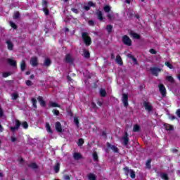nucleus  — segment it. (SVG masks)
Here are the masks:
<instances>
[{"mask_svg": "<svg viewBox=\"0 0 180 180\" xmlns=\"http://www.w3.org/2000/svg\"><path fill=\"white\" fill-rule=\"evenodd\" d=\"M64 61L68 64H72L74 63V58L70 53H68L65 56Z\"/></svg>", "mask_w": 180, "mask_h": 180, "instance_id": "6e6552de", "label": "nucleus"}, {"mask_svg": "<svg viewBox=\"0 0 180 180\" xmlns=\"http://www.w3.org/2000/svg\"><path fill=\"white\" fill-rule=\"evenodd\" d=\"M96 6V5L95 4V3H94V1H89L86 6H83V9L84 11L88 12V11H91V7L95 8Z\"/></svg>", "mask_w": 180, "mask_h": 180, "instance_id": "423d86ee", "label": "nucleus"}, {"mask_svg": "<svg viewBox=\"0 0 180 180\" xmlns=\"http://www.w3.org/2000/svg\"><path fill=\"white\" fill-rule=\"evenodd\" d=\"M8 61V64H9V65H11V67H15L16 68L18 64L16 63V60L12 59V58H8L7 60Z\"/></svg>", "mask_w": 180, "mask_h": 180, "instance_id": "dca6fc26", "label": "nucleus"}, {"mask_svg": "<svg viewBox=\"0 0 180 180\" xmlns=\"http://www.w3.org/2000/svg\"><path fill=\"white\" fill-rule=\"evenodd\" d=\"M151 161H153V160H151V158L148 159L147 161H146V167L148 169H151Z\"/></svg>", "mask_w": 180, "mask_h": 180, "instance_id": "cd10ccee", "label": "nucleus"}, {"mask_svg": "<svg viewBox=\"0 0 180 180\" xmlns=\"http://www.w3.org/2000/svg\"><path fill=\"white\" fill-rule=\"evenodd\" d=\"M31 102H32L33 108H34V109H37V100L34 98H32Z\"/></svg>", "mask_w": 180, "mask_h": 180, "instance_id": "a878e982", "label": "nucleus"}, {"mask_svg": "<svg viewBox=\"0 0 180 180\" xmlns=\"http://www.w3.org/2000/svg\"><path fill=\"white\" fill-rule=\"evenodd\" d=\"M20 18V13H19V11L15 12L13 16V19H19Z\"/></svg>", "mask_w": 180, "mask_h": 180, "instance_id": "e433bc0d", "label": "nucleus"}, {"mask_svg": "<svg viewBox=\"0 0 180 180\" xmlns=\"http://www.w3.org/2000/svg\"><path fill=\"white\" fill-rule=\"evenodd\" d=\"M55 129L58 133H63V127L60 122H56Z\"/></svg>", "mask_w": 180, "mask_h": 180, "instance_id": "ddd939ff", "label": "nucleus"}, {"mask_svg": "<svg viewBox=\"0 0 180 180\" xmlns=\"http://www.w3.org/2000/svg\"><path fill=\"white\" fill-rule=\"evenodd\" d=\"M21 125H22V123L20 122V121L18 120H15V126L14 127L16 128L17 130H19V128L20 127Z\"/></svg>", "mask_w": 180, "mask_h": 180, "instance_id": "58836bf2", "label": "nucleus"}, {"mask_svg": "<svg viewBox=\"0 0 180 180\" xmlns=\"http://www.w3.org/2000/svg\"><path fill=\"white\" fill-rule=\"evenodd\" d=\"M73 158L76 161H78V160H81V158H82V155H81V153H75L73 154Z\"/></svg>", "mask_w": 180, "mask_h": 180, "instance_id": "4be33fe9", "label": "nucleus"}, {"mask_svg": "<svg viewBox=\"0 0 180 180\" xmlns=\"http://www.w3.org/2000/svg\"><path fill=\"white\" fill-rule=\"evenodd\" d=\"M143 107L145 108L146 110L148 112H152L153 107L151 105H150V103L144 101L143 102Z\"/></svg>", "mask_w": 180, "mask_h": 180, "instance_id": "4468645a", "label": "nucleus"}, {"mask_svg": "<svg viewBox=\"0 0 180 180\" xmlns=\"http://www.w3.org/2000/svg\"><path fill=\"white\" fill-rule=\"evenodd\" d=\"M108 33L110 34L112 33V30H113V25H108L105 27Z\"/></svg>", "mask_w": 180, "mask_h": 180, "instance_id": "7c9ffc66", "label": "nucleus"}, {"mask_svg": "<svg viewBox=\"0 0 180 180\" xmlns=\"http://www.w3.org/2000/svg\"><path fill=\"white\" fill-rule=\"evenodd\" d=\"M83 56L84 58H89L91 57V53L87 49H83Z\"/></svg>", "mask_w": 180, "mask_h": 180, "instance_id": "a211bd4d", "label": "nucleus"}, {"mask_svg": "<svg viewBox=\"0 0 180 180\" xmlns=\"http://www.w3.org/2000/svg\"><path fill=\"white\" fill-rule=\"evenodd\" d=\"M6 43L7 44L8 50L12 51V50H13V43H12L11 40H7Z\"/></svg>", "mask_w": 180, "mask_h": 180, "instance_id": "f3484780", "label": "nucleus"}, {"mask_svg": "<svg viewBox=\"0 0 180 180\" xmlns=\"http://www.w3.org/2000/svg\"><path fill=\"white\" fill-rule=\"evenodd\" d=\"M115 61L118 65H123V60L122 59V57L120 56V55L117 56Z\"/></svg>", "mask_w": 180, "mask_h": 180, "instance_id": "aec40b11", "label": "nucleus"}, {"mask_svg": "<svg viewBox=\"0 0 180 180\" xmlns=\"http://www.w3.org/2000/svg\"><path fill=\"white\" fill-rule=\"evenodd\" d=\"M71 175L70 176V175H65L64 176H63V179H65V180H70L71 179Z\"/></svg>", "mask_w": 180, "mask_h": 180, "instance_id": "bf43d9fd", "label": "nucleus"}, {"mask_svg": "<svg viewBox=\"0 0 180 180\" xmlns=\"http://www.w3.org/2000/svg\"><path fill=\"white\" fill-rule=\"evenodd\" d=\"M26 62H25V60H22L20 63V70L21 71H25V70H26Z\"/></svg>", "mask_w": 180, "mask_h": 180, "instance_id": "bb28decb", "label": "nucleus"}, {"mask_svg": "<svg viewBox=\"0 0 180 180\" xmlns=\"http://www.w3.org/2000/svg\"><path fill=\"white\" fill-rule=\"evenodd\" d=\"M122 140H123V146H129V133H127V131L124 132V136H122Z\"/></svg>", "mask_w": 180, "mask_h": 180, "instance_id": "0eeeda50", "label": "nucleus"}, {"mask_svg": "<svg viewBox=\"0 0 180 180\" xmlns=\"http://www.w3.org/2000/svg\"><path fill=\"white\" fill-rule=\"evenodd\" d=\"M122 43H124L125 46H131L132 44L131 39L127 35L122 37Z\"/></svg>", "mask_w": 180, "mask_h": 180, "instance_id": "20e7f679", "label": "nucleus"}, {"mask_svg": "<svg viewBox=\"0 0 180 180\" xmlns=\"http://www.w3.org/2000/svg\"><path fill=\"white\" fill-rule=\"evenodd\" d=\"M37 101L39 103L40 106H41L42 108H46V106H47V104L46 103V101L43 98V96H38Z\"/></svg>", "mask_w": 180, "mask_h": 180, "instance_id": "9b49d317", "label": "nucleus"}, {"mask_svg": "<svg viewBox=\"0 0 180 180\" xmlns=\"http://www.w3.org/2000/svg\"><path fill=\"white\" fill-rule=\"evenodd\" d=\"M123 170L124 171L126 175H129V174H130V176L132 179L136 178V172L134 170L129 169V167H124Z\"/></svg>", "mask_w": 180, "mask_h": 180, "instance_id": "f03ea898", "label": "nucleus"}, {"mask_svg": "<svg viewBox=\"0 0 180 180\" xmlns=\"http://www.w3.org/2000/svg\"><path fill=\"white\" fill-rule=\"evenodd\" d=\"M52 112L53 115H55V116H60V111L57 109H53Z\"/></svg>", "mask_w": 180, "mask_h": 180, "instance_id": "c03bdc74", "label": "nucleus"}, {"mask_svg": "<svg viewBox=\"0 0 180 180\" xmlns=\"http://www.w3.org/2000/svg\"><path fill=\"white\" fill-rule=\"evenodd\" d=\"M165 129L167 131H171L174 130V127L172 125L169 124H165Z\"/></svg>", "mask_w": 180, "mask_h": 180, "instance_id": "393cba45", "label": "nucleus"}, {"mask_svg": "<svg viewBox=\"0 0 180 180\" xmlns=\"http://www.w3.org/2000/svg\"><path fill=\"white\" fill-rule=\"evenodd\" d=\"M133 131L135 133L140 131V126H139V124H135L133 128Z\"/></svg>", "mask_w": 180, "mask_h": 180, "instance_id": "4c0bfd02", "label": "nucleus"}, {"mask_svg": "<svg viewBox=\"0 0 180 180\" xmlns=\"http://www.w3.org/2000/svg\"><path fill=\"white\" fill-rule=\"evenodd\" d=\"M71 11H72V12H73L76 15H78V13H79V11L75 8H72Z\"/></svg>", "mask_w": 180, "mask_h": 180, "instance_id": "5fc2aeb1", "label": "nucleus"}, {"mask_svg": "<svg viewBox=\"0 0 180 180\" xmlns=\"http://www.w3.org/2000/svg\"><path fill=\"white\" fill-rule=\"evenodd\" d=\"M166 80L168 81V82H170L171 84H174V82H175V79L173 78L172 76H167Z\"/></svg>", "mask_w": 180, "mask_h": 180, "instance_id": "c756f323", "label": "nucleus"}, {"mask_svg": "<svg viewBox=\"0 0 180 180\" xmlns=\"http://www.w3.org/2000/svg\"><path fill=\"white\" fill-rule=\"evenodd\" d=\"M89 26H95V21H94L93 20H89Z\"/></svg>", "mask_w": 180, "mask_h": 180, "instance_id": "13d9d810", "label": "nucleus"}, {"mask_svg": "<svg viewBox=\"0 0 180 180\" xmlns=\"http://www.w3.org/2000/svg\"><path fill=\"white\" fill-rule=\"evenodd\" d=\"M46 131L49 134H53V129H51V127L50 126V124L49 122L46 123Z\"/></svg>", "mask_w": 180, "mask_h": 180, "instance_id": "5701e85b", "label": "nucleus"}, {"mask_svg": "<svg viewBox=\"0 0 180 180\" xmlns=\"http://www.w3.org/2000/svg\"><path fill=\"white\" fill-rule=\"evenodd\" d=\"M102 136H103V137H107L108 134H106V131H103L102 132Z\"/></svg>", "mask_w": 180, "mask_h": 180, "instance_id": "338daca9", "label": "nucleus"}, {"mask_svg": "<svg viewBox=\"0 0 180 180\" xmlns=\"http://www.w3.org/2000/svg\"><path fill=\"white\" fill-rule=\"evenodd\" d=\"M51 60L49 58H46L45 60H44V65L45 67H50L51 65Z\"/></svg>", "mask_w": 180, "mask_h": 180, "instance_id": "412c9836", "label": "nucleus"}, {"mask_svg": "<svg viewBox=\"0 0 180 180\" xmlns=\"http://www.w3.org/2000/svg\"><path fill=\"white\" fill-rule=\"evenodd\" d=\"M107 18L108 19H109V20H112V19H113V16H112V14H108Z\"/></svg>", "mask_w": 180, "mask_h": 180, "instance_id": "680f3d73", "label": "nucleus"}, {"mask_svg": "<svg viewBox=\"0 0 180 180\" xmlns=\"http://www.w3.org/2000/svg\"><path fill=\"white\" fill-rule=\"evenodd\" d=\"M11 143H15V141H18V139H16V137H15L13 136H11Z\"/></svg>", "mask_w": 180, "mask_h": 180, "instance_id": "6e6d98bb", "label": "nucleus"}, {"mask_svg": "<svg viewBox=\"0 0 180 180\" xmlns=\"http://www.w3.org/2000/svg\"><path fill=\"white\" fill-rule=\"evenodd\" d=\"M158 88L162 96H167V89L165 88V86H164L162 84H160L158 85Z\"/></svg>", "mask_w": 180, "mask_h": 180, "instance_id": "39448f33", "label": "nucleus"}, {"mask_svg": "<svg viewBox=\"0 0 180 180\" xmlns=\"http://www.w3.org/2000/svg\"><path fill=\"white\" fill-rule=\"evenodd\" d=\"M43 12H44L46 16H49V15H50V11L47 9V7H44Z\"/></svg>", "mask_w": 180, "mask_h": 180, "instance_id": "37998d69", "label": "nucleus"}, {"mask_svg": "<svg viewBox=\"0 0 180 180\" xmlns=\"http://www.w3.org/2000/svg\"><path fill=\"white\" fill-rule=\"evenodd\" d=\"M74 123L76 124V126H79V120L78 117H75L74 118Z\"/></svg>", "mask_w": 180, "mask_h": 180, "instance_id": "8fccbe9b", "label": "nucleus"}, {"mask_svg": "<svg viewBox=\"0 0 180 180\" xmlns=\"http://www.w3.org/2000/svg\"><path fill=\"white\" fill-rule=\"evenodd\" d=\"M93 159H94V161H96V162L99 161V158L98 157V153L96 152H94L93 153Z\"/></svg>", "mask_w": 180, "mask_h": 180, "instance_id": "ea45409f", "label": "nucleus"}, {"mask_svg": "<svg viewBox=\"0 0 180 180\" xmlns=\"http://www.w3.org/2000/svg\"><path fill=\"white\" fill-rule=\"evenodd\" d=\"M28 167L29 168H32V169H37V168H39V166L35 162L28 165Z\"/></svg>", "mask_w": 180, "mask_h": 180, "instance_id": "c85d7f7f", "label": "nucleus"}, {"mask_svg": "<svg viewBox=\"0 0 180 180\" xmlns=\"http://www.w3.org/2000/svg\"><path fill=\"white\" fill-rule=\"evenodd\" d=\"M22 126L23 129H28L29 124H27V122L25 121L22 123Z\"/></svg>", "mask_w": 180, "mask_h": 180, "instance_id": "49530a36", "label": "nucleus"}, {"mask_svg": "<svg viewBox=\"0 0 180 180\" xmlns=\"http://www.w3.org/2000/svg\"><path fill=\"white\" fill-rule=\"evenodd\" d=\"M149 52L150 53V54H157V51H155V49H150L149 50Z\"/></svg>", "mask_w": 180, "mask_h": 180, "instance_id": "4d7b16f0", "label": "nucleus"}, {"mask_svg": "<svg viewBox=\"0 0 180 180\" xmlns=\"http://www.w3.org/2000/svg\"><path fill=\"white\" fill-rule=\"evenodd\" d=\"M18 98H19V94H18L16 92L13 93V94L11 96L12 101H16V99H18Z\"/></svg>", "mask_w": 180, "mask_h": 180, "instance_id": "473e14b6", "label": "nucleus"}, {"mask_svg": "<svg viewBox=\"0 0 180 180\" xmlns=\"http://www.w3.org/2000/svg\"><path fill=\"white\" fill-rule=\"evenodd\" d=\"M150 71L155 77H158V74L162 71V69L157 67H152L150 68Z\"/></svg>", "mask_w": 180, "mask_h": 180, "instance_id": "7ed1b4c3", "label": "nucleus"}, {"mask_svg": "<svg viewBox=\"0 0 180 180\" xmlns=\"http://www.w3.org/2000/svg\"><path fill=\"white\" fill-rule=\"evenodd\" d=\"M130 58H131L133 63H134V64H137V59L136 58V57H134L132 55L129 56Z\"/></svg>", "mask_w": 180, "mask_h": 180, "instance_id": "603ef678", "label": "nucleus"}, {"mask_svg": "<svg viewBox=\"0 0 180 180\" xmlns=\"http://www.w3.org/2000/svg\"><path fill=\"white\" fill-rule=\"evenodd\" d=\"M122 103H124V108H127V106H129V94H122Z\"/></svg>", "mask_w": 180, "mask_h": 180, "instance_id": "1a4fd4ad", "label": "nucleus"}, {"mask_svg": "<svg viewBox=\"0 0 180 180\" xmlns=\"http://www.w3.org/2000/svg\"><path fill=\"white\" fill-rule=\"evenodd\" d=\"M19 161H20V164H22V163L25 162V159H23V158H20Z\"/></svg>", "mask_w": 180, "mask_h": 180, "instance_id": "774afa93", "label": "nucleus"}, {"mask_svg": "<svg viewBox=\"0 0 180 180\" xmlns=\"http://www.w3.org/2000/svg\"><path fill=\"white\" fill-rule=\"evenodd\" d=\"M100 95L102 98H105L106 96V90L105 89H101L100 90Z\"/></svg>", "mask_w": 180, "mask_h": 180, "instance_id": "a19ab883", "label": "nucleus"}, {"mask_svg": "<svg viewBox=\"0 0 180 180\" xmlns=\"http://www.w3.org/2000/svg\"><path fill=\"white\" fill-rule=\"evenodd\" d=\"M107 147L108 148H110L113 151V153H119V148L116 147V146L115 145L110 144V143L109 142H107Z\"/></svg>", "mask_w": 180, "mask_h": 180, "instance_id": "f8f14e48", "label": "nucleus"}, {"mask_svg": "<svg viewBox=\"0 0 180 180\" xmlns=\"http://www.w3.org/2000/svg\"><path fill=\"white\" fill-rule=\"evenodd\" d=\"M84 143H85V141H84V139H79V140L77 141L78 147H81V146H84Z\"/></svg>", "mask_w": 180, "mask_h": 180, "instance_id": "c9c22d12", "label": "nucleus"}, {"mask_svg": "<svg viewBox=\"0 0 180 180\" xmlns=\"http://www.w3.org/2000/svg\"><path fill=\"white\" fill-rule=\"evenodd\" d=\"M30 64L32 67H37L39 65V59L37 57H32L30 60Z\"/></svg>", "mask_w": 180, "mask_h": 180, "instance_id": "9d476101", "label": "nucleus"}, {"mask_svg": "<svg viewBox=\"0 0 180 180\" xmlns=\"http://www.w3.org/2000/svg\"><path fill=\"white\" fill-rule=\"evenodd\" d=\"M42 5L44 6V8H48L49 6V1L46 0H43Z\"/></svg>", "mask_w": 180, "mask_h": 180, "instance_id": "09e8293b", "label": "nucleus"}, {"mask_svg": "<svg viewBox=\"0 0 180 180\" xmlns=\"http://www.w3.org/2000/svg\"><path fill=\"white\" fill-rule=\"evenodd\" d=\"M165 65H166V67H168V68H169L170 70H172V68H174V66H172V65L170 64L168 61H166L165 63Z\"/></svg>", "mask_w": 180, "mask_h": 180, "instance_id": "a18cd8bd", "label": "nucleus"}, {"mask_svg": "<svg viewBox=\"0 0 180 180\" xmlns=\"http://www.w3.org/2000/svg\"><path fill=\"white\" fill-rule=\"evenodd\" d=\"M96 15L97 16V19H98L100 22H102V20H103V13H102L101 11L97 10L96 11Z\"/></svg>", "mask_w": 180, "mask_h": 180, "instance_id": "2eb2a0df", "label": "nucleus"}, {"mask_svg": "<svg viewBox=\"0 0 180 180\" xmlns=\"http://www.w3.org/2000/svg\"><path fill=\"white\" fill-rule=\"evenodd\" d=\"M50 105L51 106V108H59L60 109L61 105L56 102H51L50 103Z\"/></svg>", "mask_w": 180, "mask_h": 180, "instance_id": "72a5a7b5", "label": "nucleus"}, {"mask_svg": "<svg viewBox=\"0 0 180 180\" xmlns=\"http://www.w3.org/2000/svg\"><path fill=\"white\" fill-rule=\"evenodd\" d=\"M110 9L111 8H110V6L109 5H105L103 7V11L104 12H105V13H109V12H110Z\"/></svg>", "mask_w": 180, "mask_h": 180, "instance_id": "2f4dec72", "label": "nucleus"}, {"mask_svg": "<svg viewBox=\"0 0 180 180\" xmlns=\"http://www.w3.org/2000/svg\"><path fill=\"white\" fill-rule=\"evenodd\" d=\"M68 113L69 116H70V117H72V116H74V113H72V111H71V110L68 111Z\"/></svg>", "mask_w": 180, "mask_h": 180, "instance_id": "69168bd1", "label": "nucleus"}, {"mask_svg": "<svg viewBox=\"0 0 180 180\" xmlns=\"http://www.w3.org/2000/svg\"><path fill=\"white\" fill-rule=\"evenodd\" d=\"M53 171L56 174L60 172V162H56L53 167Z\"/></svg>", "mask_w": 180, "mask_h": 180, "instance_id": "6ab92c4d", "label": "nucleus"}, {"mask_svg": "<svg viewBox=\"0 0 180 180\" xmlns=\"http://www.w3.org/2000/svg\"><path fill=\"white\" fill-rule=\"evenodd\" d=\"M82 39L87 47L91 46L92 44V39H91V37L88 34V32H82Z\"/></svg>", "mask_w": 180, "mask_h": 180, "instance_id": "f257e3e1", "label": "nucleus"}, {"mask_svg": "<svg viewBox=\"0 0 180 180\" xmlns=\"http://www.w3.org/2000/svg\"><path fill=\"white\" fill-rule=\"evenodd\" d=\"M11 75H12V73L11 72H6L3 73L4 78H8V77H11Z\"/></svg>", "mask_w": 180, "mask_h": 180, "instance_id": "79ce46f5", "label": "nucleus"}, {"mask_svg": "<svg viewBox=\"0 0 180 180\" xmlns=\"http://www.w3.org/2000/svg\"><path fill=\"white\" fill-rule=\"evenodd\" d=\"M130 34L131 36H132V37H134V39H137L138 40L140 39L141 38V37L140 36V34L133 32V31H131L130 32Z\"/></svg>", "mask_w": 180, "mask_h": 180, "instance_id": "b1692460", "label": "nucleus"}, {"mask_svg": "<svg viewBox=\"0 0 180 180\" xmlns=\"http://www.w3.org/2000/svg\"><path fill=\"white\" fill-rule=\"evenodd\" d=\"M169 118L170 119V120H175V119H176V117H175L174 115H170L169 116Z\"/></svg>", "mask_w": 180, "mask_h": 180, "instance_id": "e2e57ef3", "label": "nucleus"}, {"mask_svg": "<svg viewBox=\"0 0 180 180\" xmlns=\"http://www.w3.org/2000/svg\"><path fill=\"white\" fill-rule=\"evenodd\" d=\"M162 179H165V180H168V179H169L168 178V174H165V173H163V174H162Z\"/></svg>", "mask_w": 180, "mask_h": 180, "instance_id": "864d4df0", "label": "nucleus"}, {"mask_svg": "<svg viewBox=\"0 0 180 180\" xmlns=\"http://www.w3.org/2000/svg\"><path fill=\"white\" fill-rule=\"evenodd\" d=\"M25 84L27 86H32V85H33V82L30 80H27L25 81Z\"/></svg>", "mask_w": 180, "mask_h": 180, "instance_id": "3c124183", "label": "nucleus"}, {"mask_svg": "<svg viewBox=\"0 0 180 180\" xmlns=\"http://www.w3.org/2000/svg\"><path fill=\"white\" fill-rule=\"evenodd\" d=\"M88 179L89 180H96V176L95 174L90 173L88 174Z\"/></svg>", "mask_w": 180, "mask_h": 180, "instance_id": "f704fd0d", "label": "nucleus"}, {"mask_svg": "<svg viewBox=\"0 0 180 180\" xmlns=\"http://www.w3.org/2000/svg\"><path fill=\"white\" fill-rule=\"evenodd\" d=\"M10 129L11 131L13 132V133H15V131H16V130H18V129L15 127H10Z\"/></svg>", "mask_w": 180, "mask_h": 180, "instance_id": "052dcab7", "label": "nucleus"}, {"mask_svg": "<svg viewBox=\"0 0 180 180\" xmlns=\"http://www.w3.org/2000/svg\"><path fill=\"white\" fill-rule=\"evenodd\" d=\"M10 25H11V27L13 28V29H18V25H16V24L13 22H10Z\"/></svg>", "mask_w": 180, "mask_h": 180, "instance_id": "de8ad7c7", "label": "nucleus"}, {"mask_svg": "<svg viewBox=\"0 0 180 180\" xmlns=\"http://www.w3.org/2000/svg\"><path fill=\"white\" fill-rule=\"evenodd\" d=\"M176 115L178 116V117L180 118V109H177L176 112Z\"/></svg>", "mask_w": 180, "mask_h": 180, "instance_id": "0e129e2a", "label": "nucleus"}]
</instances>
